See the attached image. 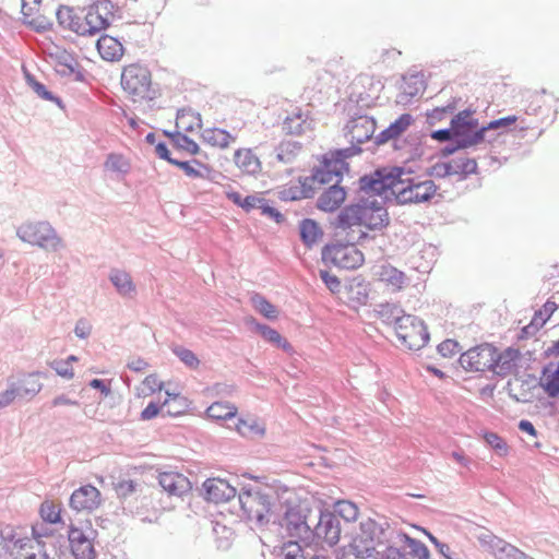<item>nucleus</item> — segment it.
<instances>
[{
  "label": "nucleus",
  "mask_w": 559,
  "mask_h": 559,
  "mask_svg": "<svg viewBox=\"0 0 559 559\" xmlns=\"http://www.w3.org/2000/svg\"><path fill=\"white\" fill-rule=\"evenodd\" d=\"M455 140H459L466 147L475 146L485 142L483 126L478 122H462L460 119H452Z\"/></svg>",
  "instance_id": "a211bd4d"
},
{
  "label": "nucleus",
  "mask_w": 559,
  "mask_h": 559,
  "mask_svg": "<svg viewBox=\"0 0 559 559\" xmlns=\"http://www.w3.org/2000/svg\"><path fill=\"white\" fill-rule=\"evenodd\" d=\"M82 13L84 15H81V26L76 27L80 36H94L110 25V20L100 15L93 3L83 9Z\"/></svg>",
  "instance_id": "6ab92c4d"
},
{
  "label": "nucleus",
  "mask_w": 559,
  "mask_h": 559,
  "mask_svg": "<svg viewBox=\"0 0 559 559\" xmlns=\"http://www.w3.org/2000/svg\"><path fill=\"white\" fill-rule=\"evenodd\" d=\"M170 164L182 169L185 171V174L190 178H205V175L202 171L194 168L191 164H194V165L205 169L206 171L211 170L207 165L203 164L202 162H200L199 159H195V158H193L191 162L179 160V159L174 158V160H170Z\"/></svg>",
  "instance_id": "49530a36"
},
{
  "label": "nucleus",
  "mask_w": 559,
  "mask_h": 559,
  "mask_svg": "<svg viewBox=\"0 0 559 559\" xmlns=\"http://www.w3.org/2000/svg\"><path fill=\"white\" fill-rule=\"evenodd\" d=\"M158 484L170 496L182 497L192 489L190 480L177 472H163L158 475Z\"/></svg>",
  "instance_id": "aec40b11"
},
{
  "label": "nucleus",
  "mask_w": 559,
  "mask_h": 559,
  "mask_svg": "<svg viewBox=\"0 0 559 559\" xmlns=\"http://www.w3.org/2000/svg\"><path fill=\"white\" fill-rule=\"evenodd\" d=\"M376 126L373 117L355 112L346 124V135L350 143L362 144L372 139Z\"/></svg>",
  "instance_id": "dca6fc26"
},
{
  "label": "nucleus",
  "mask_w": 559,
  "mask_h": 559,
  "mask_svg": "<svg viewBox=\"0 0 559 559\" xmlns=\"http://www.w3.org/2000/svg\"><path fill=\"white\" fill-rule=\"evenodd\" d=\"M348 299L358 305H366L368 301V293L366 286L361 282L353 281L346 286Z\"/></svg>",
  "instance_id": "864d4df0"
},
{
  "label": "nucleus",
  "mask_w": 559,
  "mask_h": 559,
  "mask_svg": "<svg viewBox=\"0 0 559 559\" xmlns=\"http://www.w3.org/2000/svg\"><path fill=\"white\" fill-rule=\"evenodd\" d=\"M173 353L189 368H197L200 364V360L197 357V355L192 350L183 346H174Z\"/></svg>",
  "instance_id": "052dcab7"
},
{
  "label": "nucleus",
  "mask_w": 559,
  "mask_h": 559,
  "mask_svg": "<svg viewBox=\"0 0 559 559\" xmlns=\"http://www.w3.org/2000/svg\"><path fill=\"white\" fill-rule=\"evenodd\" d=\"M411 171L404 167H382L360 177L361 191L384 194L388 191L399 205L428 203L436 195L438 186L431 180L404 177Z\"/></svg>",
  "instance_id": "f257e3e1"
},
{
  "label": "nucleus",
  "mask_w": 559,
  "mask_h": 559,
  "mask_svg": "<svg viewBox=\"0 0 559 559\" xmlns=\"http://www.w3.org/2000/svg\"><path fill=\"white\" fill-rule=\"evenodd\" d=\"M478 542L495 557V559H534L516 546L490 532L480 534L478 536Z\"/></svg>",
  "instance_id": "ddd939ff"
},
{
  "label": "nucleus",
  "mask_w": 559,
  "mask_h": 559,
  "mask_svg": "<svg viewBox=\"0 0 559 559\" xmlns=\"http://www.w3.org/2000/svg\"><path fill=\"white\" fill-rule=\"evenodd\" d=\"M314 522L313 512L301 504L288 506L278 520V524L289 537L297 538L308 546L311 526Z\"/></svg>",
  "instance_id": "0eeeda50"
},
{
  "label": "nucleus",
  "mask_w": 559,
  "mask_h": 559,
  "mask_svg": "<svg viewBox=\"0 0 559 559\" xmlns=\"http://www.w3.org/2000/svg\"><path fill=\"white\" fill-rule=\"evenodd\" d=\"M335 182L329 187L317 200V207L324 212H333L340 207L346 198V191Z\"/></svg>",
  "instance_id": "393cba45"
},
{
  "label": "nucleus",
  "mask_w": 559,
  "mask_h": 559,
  "mask_svg": "<svg viewBox=\"0 0 559 559\" xmlns=\"http://www.w3.org/2000/svg\"><path fill=\"white\" fill-rule=\"evenodd\" d=\"M23 74L27 86L31 87L39 98L52 102L61 109L64 108L62 99L59 96H56L52 92L48 91L47 87L37 81L36 78L25 67H23Z\"/></svg>",
  "instance_id": "473e14b6"
},
{
  "label": "nucleus",
  "mask_w": 559,
  "mask_h": 559,
  "mask_svg": "<svg viewBox=\"0 0 559 559\" xmlns=\"http://www.w3.org/2000/svg\"><path fill=\"white\" fill-rule=\"evenodd\" d=\"M49 366L62 378L72 379L74 376L71 365H69V360L55 359L49 362Z\"/></svg>",
  "instance_id": "69168bd1"
},
{
  "label": "nucleus",
  "mask_w": 559,
  "mask_h": 559,
  "mask_svg": "<svg viewBox=\"0 0 559 559\" xmlns=\"http://www.w3.org/2000/svg\"><path fill=\"white\" fill-rule=\"evenodd\" d=\"M202 123L201 115L194 112L191 108H181L177 111L176 127L185 132H192L195 127L200 128Z\"/></svg>",
  "instance_id": "4c0bfd02"
},
{
  "label": "nucleus",
  "mask_w": 559,
  "mask_h": 559,
  "mask_svg": "<svg viewBox=\"0 0 559 559\" xmlns=\"http://www.w3.org/2000/svg\"><path fill=\"white\" fill-rule=\"evenodd\" d=\"M174 146L178 150L185 151L191 155H197L200 153V146L198 143L189 138L185 133H176L174 134Z\"/></svg>",
  "instance_id": "6e6d98bb"
},
{
  "label": "nucleus",
  "mask_w": 559,
  "mask_h": 559,
  "mask_svg": "<svg viewBox=\"0 0 559 559\" xmlns=\"http://www.w3.org/2000/svg\"><path fill=\"white\" fill-rule=\"evenodd\" d=\"M16 235L22 241L48 251L56 252L64 247L62 239L47 222L23 224L17 228Z\"/></svg>",
  "instance_id": "6e6552de"
},
{
  "label": "nucleus",
  "mask_w": 559,
  "mask_h": 559,
  "mask_svg": "<svg viewBox=\"0 0 559 559\" xmlns=\"http://www.w3.org/2000/svg\"><path fill=\"white\" fill-rule=\"evenodd\" d=\"M23 24H25L27 27L35 31L36 33H45L52 28L51 20L47 19L41 14H34L31 17H24Z\"/></svg>",
  "instance_id": "5fc2aeb1"
},
{
  "label": "nucleus",
  "mask_w": 559,
  "mask_h": 559,
  "mask_svg": "<svg viewBox=\"0 0 559 559\" xmlns=\"http://www.w3.org/2000/svg\"><path fill=\"white\" fill-rule=\"evenodd\" d=\"M373 194L361 191L358 180V197L354 202L341 209L331 225L335 230L350 231L354 226H364L369 230L381 231L390 224V216L384 200L379 201Z\"/></svg>",
  "instance_id": "7ed1b4c3"
},
{
  "label": "nucleus",
  "mask_w": 559,
  "mask_h": 559,
  "mask_svg": "<svg viewBox=\"0 0 559 559\" xmlns=\"http://www.w3.org/2000/svg\"><path fill=\"white\" fill-rule=\"evenodd\" d=\"M522 383L520 385L519 392H513L512 384L509 381L507 383V391L509 396L518 402V403H530L534 399V394L532 392V389L536 388V378L532 374H526L525 379L521 380Z\"/></svg>",
  "instance_id": "f704fd0d"
},
{
  "label": "nucleus",
  "mask_w": 559,
  "mask_h": 559,
  "mask_svg": "<svg viewBox=\"0 0 559 559\" xmlns=\"http://www.w3.org/2000/svg\"><path fill=\"white\" fill-rule=\"evenodd\" d=\"M543 381L540 385L549 397L559 395V364L556 369L548 373V367L543 369Z\"/></svg>",
  "instance_id": "c03bdc74"
},
{
  "label": "nucleus",
  "mask_w": 559,
  "mask_h": 559,
  "mask_svg": "<svg viewBox=\"0 0 559 559\" xmlns=\"http://www.w3.org/2000/svg\"><path fill=\"white\" fill-rule=\"evenodd\" d=\"M413 122L414 118L411 114H402L397 119L391 122L388 128L374 136L373 145L379 146L390 140L397 139Z\"/></svg>",
  "instance_id": "b1692460"
},
{
  "label": "nucleus",
  "mask_w": 559,
  "mask_h": 559,
  "mask_svg": "<svg viewBox=\"0 0 559 559\" xmlns=\"http://www.w3.org/2000/svg\"><path fill=\"white\" fill-rule=\"evenodd\" d=\"M8 548L4 551H10L13 559H49L47 549L35 545L33 540L17 539L12 547L8 543Z\"/></svg>",
  "instance_id": "4be33fe9"
},
{
  "label": "nucleus",
  "mask_w": 559,
  "mask_h": 559,
  "mask_svg": "<svg viewBox=\"0 0 559 559\" xmlns=\"http://www.w3.org/2000/svg\"><path fill=\"white\" fill-rule=\"evenodd\" d=\"M121 85L134 102L156 97L155 91L151 88V72L146 67L136 63L127 66L121 74Z\"/></svg>",
  "instance_id": "1a4fd4ad"
},
{
  "label": "nucleus",
  "mask_w": 559,
  "mask_h": 559,
  "mask_svg": "<svg viewBox=\"0 0 559 559\" xmlns=\"http://www.w3.org/2000/svg\"><path fill=\"white\" fill-rule=\"evenodd\" d=\"M337 515V519H343L345 522H355L359 515L358 507L349 500H338L333 504L331 510Z\"/></svg>",
  "instance_id": "79ce46f5"
},
{
  "label": "nucleus",
  "mask_w": 559,
  "mask_h": 559,
  "mask_svg": "<svg viewBox=\"0 0 559 559\" xmlns=\"http://www.w3.org/2000/svg\"><path fill=\"white\" fill-rule=\"evenodd\" d=\"M100 57L107 61L119 60L123 55L122 44L115 37L103 35L96 43Z\"/></svg>",
  "instance_id": "c85d7f7f"
},
{
  "label": "nucleus",
  "mask_w": 559,
  "mask_h": 559,
  "mask_svg": "<svg viewBox=\"0 0 559 559\" xmlns=\"http://www.w3.org/2000/svg\"><path fill=\"white\" fill-rule=\"evenodd\" d=\"M58 24L62 28L70 29L76 34V27L81 26V15H79L73 8L68 5H60L56 11Z\"/></svg>",
  "instance_id": "58836bf2"
},
{
  "label": "nucleus",
  "mask_w": 559,
  "mask_h": 559,
  "mask_svg": "<svg viewBox=\"0 0 559 559\" xmlns=\"http://www.w3.org/2000/svg\"><path fill=\"white\" fill-rule=\"evenodd\" d=\"M324 170H334L335 171V182H340L342 180L343 174L349 170V165L347 162H341L336 156H333V152H329L323 155L322 162L320 165Z\"/></svg>",
  "instance_id": "37998d69"
},
{
  "label": "nucleus",
  "mask_w": 559,
  "mask_h": 559,
  "mask_svg": "<svg viewBox=\"0 0 559 559\" xmlns=\"http://www.w3.org/2000/svg\"><path fill=\"white\" fill-rule=\"evenodd\" d=\"M138 487L139 484L135 480L123 479L115 484V491L119 499L126 500L136 492Z\"/></svg>",
  "instance_id": "bf43d9fd"
},
{
  "label": "nucleus",
  "mask_w": 559,
  "mask_h": 559,
  "mask_svg": "<svg viewBox=\"0 0 559 559\" xmlns=\"http://www.w3.org/2000/svg\"><path fill=\"white\" fill-rule=\"evenodd\" d=\"M39 514L46 523H62L61 509L51 501L46 500L40 504Z\"/></svg>",
  "instance_id": "8fccbe9b"
},
{
  "label": "nucleus",
  "mask_w": 559,
  "mask_h": 559,
  "mask_svg": "<svg viewBox=\"0 0 559 559\" xmlns=\"http://www.w3.org/2000/svg\"><path fill=\"white\" fill-rule=\"evenodd\" d=\"M426 88L424 74L420 72L406 74L403 76L401 93L397 95V103L406 105L411 100L423 93Z\"/></svg>",
  "instance_id": "5701e85b"
},
{
  "label": "nucleus",
  "mask_w": 559,
  "mask_h": 559,
  "mask_svg": "<svg viewBox=\"0 0 559 559\" xmlns=\"http://www.w3.org/2000/svg\"><path fill=\"white\" fill-rule=\"evenodd\" d=\"M395 332L401 344L409 350L421 349L430 340V334L425 322L413 314L402 317Z\"/></svg>",
  "instance_id": "9d476101"
},
{
  "label": "nucleus",
  "mask_w": 559,
  "mask_h": 559,
  "mask_svg": "<svg viewBox=\"0 0 559 559\" xmlns=\"http://www.w3.org/2000/svg\"><path fill=\"white\" fill-rule=\"evenodd\" d=\"M236 414V406L227 402H214L206 409L207 417L214 420L231 419Z\"/></svg>",
  "instance_id": "a19ab883"
},
{
  "label": "nucleus",
  "mask_w": 559,
  "mask_h": 559,
  "mask_svg": "<svg viewBox=\"0 0 559 559\" xmlns=\"http://www.w3.org/2000/svg\"><path fill=\"white\" fill-rule=\"evenodd\" d=\"M378 318L386 325H394V329L400 325V320L402 317H406L407 314L404 310L397 305L392 302H381L376 306L374 309Z\"/></svg>",
  "instance_id": "7c9ffc66"
},
{
  "label": "nucleus",
  "mask_w": 559,
  "mask_h": 559,
  "mask_svg": "<svg viewBox=\"0 0 559 559\" xmlns=\"http://www.w3.org/2000/svg\"><path fill=\"white\" fill-rule=\"evenodd\" d=\"M495 353L496 346L489 343H483L462 353L459 358V364L468 372L483 373L485 371H492V367H495Z\"/></svg>",
  "instance_id": "9b49d317"
},
{
  "label": "nucleus",
  "mask_w": 559,
  "mask_h": 559,
  "mask_svg": "<svg viewBox=\"0 0 559 559\" xmlns=\"http://www.w3.org/2000/svg\"><path fill=\"white\" fill-rule=\"evenodd\" d=\"M105 168L115 173L127 174L130 164L121 154L110 153L106 158Z\"/></svg>",
  "instance_id": "4d7b16f0"
},
{
  "label": "nucleus",
  "mask_w": 559,
  "mask_h": 559,
  "mask_svg": "<svg viewBox=\"0 0 559 559\" xmlns=\"http://www.w3.org/2000/svg\"><path fill=\"white\" fill-rule=\"evenodd\" d=\"M282 555L284 559H306L311 555H306L298 542L285 543L282 548Z\"/></svg>",
  "instance_id": "680f3d73"
},
{
  "label": "nucleus",
  "mask_w": 559,
  "mask_h": 559,
  "mask_svg": "<svg viewBox=\"0 0 559 559\" xmlns=\"http://www.w3.org/2000/svg\"><path fill=\"white\" fill-rule=\"evenodd\" d=\"M299 236L307 248H312L323 236L320 225L312 218H304L299 223Z\"/></svg>",
  "instance_id": "2f4dec72"
},
{
  "label": "nucleus",
  "mask_w": 559,
  "mask_h": 559,
  "mask_svg": "<svg viewBox=\"0 0 559 559\" xmlns=\"http://www.w3.org/2000/svg\"><path fill=\"white\" fill-rule=\"evenodd\" d=\"M378 275L381 282L391 285L394 290H401L407 282L405 273L397 270L390 263L382 264L379 269Z\"/></svg>",
  "instance_id": "72a5a7b5"
},
{
  "label": "nucleus",
  "mask_w": 559,
  "mask_h": 559,
  "mask_svg": "<svg viewBox=\"0 0 559 559\" xmlns=\"http://www.w3.org/2000/svg\"><path fill=\"white\" fill-rule=\"evenodd\" d=\"M521 353L518 348L508 347L503 352H499L496 347L495 353V367H492L493 374L504 378L511 374L516 368V361L520 359Z\"/></svg>",
  "instance_id": "412c9836"
},
{
  "label": "nucleus",
  "mask_w": 559,
  "mask_h": 559,
  "mask_svg": "<svg viewBox=\"0 0 559 559\" xmlns=\"http://www.w3.org/2000/svg\"><path fill=\"white\" fill-rule=\"evenodd\" d=\"M486 443L499 455L506 456L509 452V445L506 440L498 433L492 431H486L484 433Z\"/></svg>",
  "instance_id": "603ef678"
},
{
  "label": "nucleus",
  "mask_w": 559,
  "mask_h": 559,
  "mask_svg": "<svg viewBox=\"0 0 559 559\" xmlns=\"http://www.w3.org/2000/svg\"><path fill=\"white\" fill-rule=\"evenodd\" d=\"M203 140L212 146L225 148L235 138L226 130L219 128L206 129L202 133Z\"/></svg>",
  "instance_id": "ea45409f"
},
{
  "label": "nucleus",
  "mask_w": 559,
  "mask_h": 559,
  "mask_svg": "<svg viewBox=\"0 0 559 559\" xmlns=\"http://www.w3.org/2000/svg\"><path fill=\"white\" fill-rule=\"evenodd\" d=\"M426 174L429 177L443 179L445 177L452 176V168L448 162H438L427 168Z\"/></svg>",
  "instance_id": "e2e57ef3"
},
{
  "label": "nucleus",
  "mask_w": 559,
  "mask_h": 559,
  "mask_svg": "<svg viewBox=\"0 0 559 559\" xmlns=\"http://www.w3.org/2000/svg\"><path fill=\"white\" fill-rule=\"evenodd\" d=\"M254 309L269 320H275L278 317L277 308L271 304L264 296L255 294L251 298Z\"/></svg>",
  "instance_id": "a18cd8bd"
},
{
  "label": "nucleus",
  "mask_w": 559,
  "mask_h": 559,
  "mask_svg": "<svg viewBox=\"0 0 559 559\" xmlns=\"http://www.w3.org/2000/svg\"><path fill=\"white\" fill-rule=\"evenodd\" d=\"M49 523L41 522L33 525L32 534L34 536V544L46 548L47 545L61 549L66 545L63 536H56L55 533L48 527ZM62 552V550H60Z\"/></svg>",
  "instance_id": "a878e982"
},
{
  "label": "nucleus",
  "mask_w": 559,
  "mask_h": 559,
  "mask_svg": "<svg viewBox=\"0 0 559 559\" xmlns=\"http://www.w3.org/2000/svg\"><path fill=\"white\" fill-rule=\"evenodd\" d=\"M399 538L401 539L399 544L400 552H405L409 559L415 557L418 559H429L430 552L423 542L411 537L403 531H400Z\"/></svg>",
  "instance_id": "bb28decb"
},
{
  "label": "nucleus",
  "mask_w": 559,
  "mask_h": 559,
  "mask_svg": "<svg viewBox=\"0 0 559 559\" xmlns=\"http://www.w3.org/2000/svg\"><path fill=\"white\" fill-rule=\"evenodd\" d=\"M102 493L93 485L86 484L75 489L69 499V506L76 512L91 513L102 504Z\"/></svg>",
  "instance_id": "2eb2a0df"
},
{
  "label": "nucleus",
  "mask_w": 559,
  "mask_h": 559,
  "mask_svg": "<svg viewBox=\"0 0 559 559\" xmlns=\"http://www.w3.org/2000/svg\"><path fill=\"white\" fill-rule=\"evenodd\" d=\"M56 72L62 78H72L75 82L85 81V71L73 52L58 50L50 53Z\"/></svg>",
  "instance_id": "4468645a"
},
{
  "label": "nucleus",
  "mask_w": 559,
  "mask_h": 559,
  "mask_svg": "<svg viewBox=\"0 0 559 559\" xmlns=\"http://www.w3.org/2000/svg\"><path fill=\"white\" fill-rule=\"evenodd\" d=\"M400 531L386 519L366 518L359 522L349 546L359 559H409L399 550Z\"/></svg>",
  "instance_id": "f03ea898"
},
{
  "label": "nucleus",
  "mask_w": 559,
  "mask_h": 559,
  "mask_svg": "<svg viewBox=\"0 0 559 559\" xmlns=\"http://www.w3.org/2000/svg\"><path fill=\"white\" fill-rule=\"evenodd\" d=\"M305 122L306 120L302 119L301 110H298L295 115L285 118L283 122V130L287 134L299 135L304 132Z\"/></svg>",
  "instance_id": "3c124183"
},
{
  "label": "nucleus",
  "mask_w": 559,
  "mask_h": 559,
  "mask_svg": "<svg viewBox=\"0 0 559 559\" xmlns=\"http://www.w3.org/2000/svg\"><path fill=\"white\" fill-rule=\"evenodd\" d=\"M428 539L433 544L438 552L445 559H457L454 554L451 552L448 544L440 542L433 534L427 530H423Z\"/></svg>",
  "instance_id": "774afa93"
},
{
  "label": "nucleus",
  "mask_w": 559,
  "mask_h": 559,
  "mask_svg": "<svg viewBox=\"0 0 559 559\" xmlns=\"http://www.w3.org/2000/svg\"><path fill=\"white\" fill-rule=\"evenodd\" d=\"M167 406V401L163 404L157 402H150L147 406L141 412L140 419L141 420H151L155 418L159 413L164 414V407Z\"/></svg>",
  "instance_id": "338daca9"
},
{
  "label": "nucleus",
  "mask_w": 559,
  "mask_h": 559,
  "mask_svg": "<svg viewBox=\"0 0 559 559\" xmlns=\"http://www.w3.org/2000/svg\"><path fill=\"white\" fill-rule=\"evenodd\" d=\"M277 497L272 490L260 486L243 485L238 492V502L242 518L254 522L259 527L265 526L273 516L272 508Z\"/></svg>",
  "instance_id": "39448f33"
},
{
  "label": "nucleus",
  "mask_w": 559,
  "mask_h": 559,
  "mask_svg": "<svg viewBox=\"0 0 559 559\" xmlns=\"http://www.w3.org/2000/svg\"><path fill=\"white\" fill-rule=\"evenodd\" d=\"M235 164L245 173L255 175L261 170V163L251 150L240 148L235 152Z\"/></svg>",
  "instance_id": "e433bc0d"
},
{
  "label": "nucleus",
  "mask_w": 559,
  "mask_h": 559,
  "mask_svg": "<svg viewBox=\"0 0 559 559\" xmlns=\"http://www.w3.org/2000/svg\"><path fill=\"white\" fill-rule=\"evenodd\" d=\"M516 120H518L516 116H507V117L491 120L486 126H483L485 142L492 143L495 141V139L487 138V132L509 127V126L515 123Z\"/></svg>",
  "instance_id": "13d9d810"
},
{
  "label": "nucleus",
  "mask_w": 559,
  "mask_h": 559,
  "mask_svg": "<svg viewBox=\"0 0 559 559\" xmlns=\"http://www.w3.org/2000/svg\"><path fill=\"white\" fill-rule=\"evenodd\" d=\"M314 522L310 530L308 547L332 548L341 539L342 527L337 515L330 509H319L313 513Z\"/></svg>",
  "instance_id": "423d86ee"
},
{
  "label": "nucleus",
  "mask_w": 559,
  "mask_h": 559,
  "mask_svg": "<svg viewBox=\"0 0 559 559\" xmlns=\"http://www.w3.org/2000/svg\"><path fill=\"white\" fill-rule=\"evenodd\" d=\"M342 230H336V236L342 235ZM345 242L326 243L321 250V259L325 264H332L343 270H355L362 265L365 261L364 253L357 249V245H362L370 239L368 233L359 230L344 231Z\"/></svg>",
  "instance_id": "20e7f679"
},
{
  "label": "nucleus",
  "mask_w": 559,
  "mask_h": 559,
  "mask_svg": "<svg viewBox=\"0 0 559 559\" xmlns=\"http://www.w3.org/2000/svg\"><path fill=\"white\" fill-rule=\"evenodd\" d=\"M203 489L205 499L214 503L227 502L239 492L237 486L222 478H207Z\"/></svg>",
  "instance_id": "f3484780"
},
{
  "label": "nucleus",
  "mask_w": 559,
  "mask_h": 559,
  "mask_svg": "<svg viewBox=\"0 0 559 559\" xmlns=\"http://www.w3.org/2000/svg\"><path fill=\"white\" fill-rule=\"evenodd\" d=\"M41 372H32L25 374L22 379L14 381L15 391L17 392L19 399L31 400L37 395L43 389V383L37 379Z\"/></svg>",
  "instance_id": "cd10ccee"
},
{
  "label": "nucleus",
  "mask_w": 559,
  "mask_h": 559,
  "mask_svg": "<svg viewBox=\"0 0 559 559\" xmlns=\"http://www.w3.org/2000/svg\"><path fill=\"white\" fill-rule=\"evenodd\" d=\"M301 150V144L296 141L282 142L276 148V158L285 164L292 163L297 153Z\"/></svg>",
  "instance_id": "de8ad7c7"
},
{
  "label": "nucleus",
  "mask_w": 559,
  "mask_h": 559,
  "mask_svg": "<svg viewBox=\"0 0 559 559\" xmlns=\"http://www.w3.org/2000/svg\"><path fill=\"white\" fill-rule=\"evenodd\" d=\"M109 281L122 297H133L135 294V284L128 272L119 269H111L109 273Z\"/></svg>",
  "instance_id": "c756f323"
},
{
  "label": "nucleus",
  "mask_w": 559,
  "mask_h": 559,
  "mask_svg": "<svg viewBox=\"0 0 559 559\" xmlns=\"http://www.w3.org/2000/svg\"><path fill=\"white\" fill-rule=\"evenodd\" d=\"M94 535L95 531L91 526L83 530L73 524L70 525L66 544L68 543L75 559H95Z\"/></svg>",
  "instance_id": "f8f14e48"
},
{
  "label": "nucleus",
  "mask_w": 559,
  "mask_h": 559,
  "mask_svg": "<svg viewBox=\"0 0 559 559\" xmlns=\"http://www.w3.org/2000/svg\"><path fill=\"white\" fill-rule=\"evenodd\" d=\"M319 276L322 280V282L324 283V285L326 286V288L332 294H338L341 292L342 283L337 276L331 274L326 270H320Z\"/></svg>",
  "instance_id": "0e129e2a"
},
{
  "label": "nucleus",
  "mask_w": 559,
  "mask_h": 559,
  "mask_svg": "<svg viewBox=\"0 0 559 559\" xmlns=\"http://www.w3.org/2000/svg\"><path fill=\"white\" fill-rule=\"evenodd\" d=\"M254 329L265 341L270 342L277 348L283 349L287 354L294 352L292 344L286 338H284L275 329L259 322L254 323Z\"/></svg>",
  "instance_id": "c9c22d12"
},
{
  "label": "nucleus",
  "mask_w": 559,
  "mask_h": 559,
  "mask_svg": "<svg viewBox=\"0 0 559 559\" xmlns=\"http://www.w3.org/2000/svg\"><path fill=\"white\" fill-rule=\"evenodd\" d=\"M236 429L242 437L247 438L263 436L265 432L264 427H262L255 419L239 418L236 424Z\"/></svg>",
  "instance_id": "09e8293b"
}]
</instances>
